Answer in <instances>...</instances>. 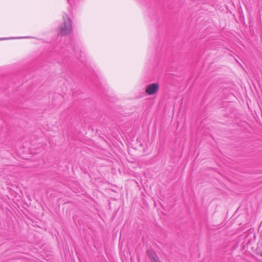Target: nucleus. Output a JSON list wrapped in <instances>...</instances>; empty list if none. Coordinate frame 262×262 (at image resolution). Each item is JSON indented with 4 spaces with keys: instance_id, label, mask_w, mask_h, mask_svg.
I'll list each match as a JSON object with an SVG mask.
<instances>
[{
    "instance_id": "7ed1b4c3",
    "label": "nucleus",
    "mask_w": 262,
    "mask_h": 262,
    "mask_svg": "<svg viewBox=\"0 0 262 262\" xmlns=\"http://www.w3.org/2000/svg\"><path fill=\"white\" fill-rule=\"evenodd\" d=\"M147 255L151 260L157 256L156 253L151 250H147Z\"/></svg>"
},
{
    "instance_id": "f03ea898",
    "label": "nucleus",
    "mask_w": 262,
    "mask_h": 262,
    "mask_svg": "<svg viewBox=\"0 0 262 262\" xmlns=\"http://www.w3.org/2000/svg\"><path fill=\"white\" fill-rule=\"evenodd\" d=\"M159 87V84L158 83H152L147 86L145 92L148 95H153L158 92Z\"/></svg>"
},
{
    "instance_id": "20e7f679",
    "label": "nucleus",
    "mask_w": 262,
    "mask_h": 262,
    "mask_svg": "<svg viewBox=\"0 0 262 262\" xmlns=\"http://www.w3.org/2000/svg\"><path fill=\"white\" fill-rule=\"evenodd\" d=\"M151 261L152 262H161L157 255L155 256V257L151 259Z\"/></svg>"
},
{
    "instance_id": "f257e3e1",
    "label": "nucleus",
    "mask_w": 262,
    "mask_h": 262,
    "mask_svg": "<svg viewBox=\"0 0 262 262\" xmlns=\"http://www.w3.org/2000/svg\"><path fill=\"white\" fill-rule=\"evenodd\" d=\"M66 17H63V23L60 28V34L61 36L67 35L69 34L72 30V21L66 15Z\"/></svg>"
}]
</instances>
